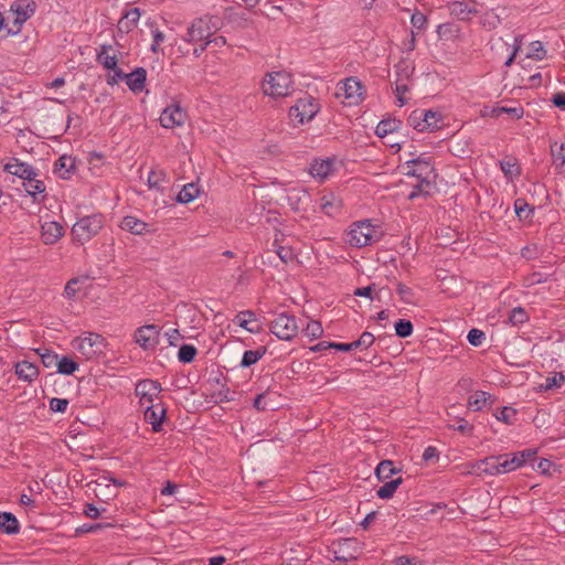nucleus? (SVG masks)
<instances>
[{
	"label": "nucleus",
	"mask_w": 565,
	"mask_h": 565,
	"mask_svg": "<svg viewBox=\"0 0 565 565\" xmlns=\"http://www.w3.org/2000/svg\"><path fill=\"white\" fill-rule=\"evenodd\" d=\"M382 231L370 220L353 222L345 232V242L355 248H362L379 242L382 237Z\"/></svg>",
	"instance_id": "f257e3e1"
},
{
	"label": "nucleus",
	"mask_w": 565,
	"mask_h": 565,
	"mask_svg": "<svg viewBox=\"0 0 565 565\" xmlns=\"http://www.w3.org/2000/svg\"><path fill=\"white\" fill-rule=\"evenodd\" d=\"M262 90L264 95L274 99L291 95L295 90L291 74L285 71L267 73L262 83Z\"/></svg>",
	"instance_id": "f03ea898"
},
{
	"label": "nucleus",
	"mask_w": 565,
	"mask_h": 565,
	"mask_svg": "<svg viewBox=\"0 0 565 565\" xmlns=\"http://www.w3.org/2000/svg\"><path fill=\"white\" fill-rule=\"evenodd\" d=\"M105 218L102 214L96 213L86 215L77 220L71 230L73 242L84 245L94 238L104 227Z\"/></svg>",
	"instance_id": "7ed1b4c3"
},
{
	"label": "nucleus",
	"mask_w": 565,
	"mask_h": 565,
	"mask_svg": "<svg viewBox=\"0 0 565 565\" xmlns=\"http://www.w3.org/2000/svg\"><path fill=\"white\" fill-rule=\"evenodd\" d=\"M72 345L77 350L86 360H93L98 355L104 354L106 348V340L103 335L95 332H85L83 335L75 338Z\"/></svg>",
	"instance_id": "20e7f679"
},
{
	"label": "nucleus",
	"mask_w": 565,
	"mask_h": 565,
	"mask_svg": "<svg viewBox=\"0 0 565 565\" xmlns=\"http://www.w3.org/2000/svg\"><path fill=\"white\" fill-rule=\"evenodd\" d=\"M96 62L104 68L114 72L107 77L108 85H115L124 78L125 73L118 67V56L111 44H100L97 47Z\"/></svg>",
	"instance_id": "39448f33"
},
{
	"label": "nucleus",
	"mask_w": 565,
	"mask_h": 565,
	"mask_svg": "<svg viewBox=\"0 0 565 565\" xmlns=\"http://www.w3.org/2000/svg\"><path fill=\"white\" fill-rule=\"evenodd\" d=\"M319 110L320 105L318 100L310 95H305L290 107L289 118L296 124L303 125L312 120Z\"/></svg>",
	"instance_id": "423d86ee"
},
{
	"label": "nucleus",
	"mask_w": 565,
	"mask_h": 565,
	"mask_svg": "<svg viewBox=\"0 0 565 565\" xmlns=\"http://www.w3.org/2000/svg\"><path fill=\"white\" fill-rule=\"evenodd\" d=\"M34 0H14L10 4V12L13 14V28L8 30L9 34L15 35L21 31L22 25L35 13Z\"/></svg>",
	"instance_id": "0eeeda50"
},
{
	"label": "nucleus",
	"mask_w": 565,
	"mask_h": 565,
	"mask_svg": "<svg viewBox=\"0 0 565 565\" xmlns=\"http://www.w3.org/2000/svg\"><path fill=\"white\" fill-rule=\"evenodd\" d=\"M270 331L280 340H292L298 332L296 318L285 312L280 313L271 321Z\"/></svg>",
	"instance_id": "6e6552de"
},
{
	"label": "nucleus",
	"mask_w": 565,
	"mask_h": 565,
	"mask_svg": "<svg viewBox=\"0 0 565 565\" xmlns=\"http://www.w3.org/2000/svg\"><path fill=\"white\" fill-rule=\"evenodd\" d=\"M186 120V110L177 102H172L170 105L166 106L159 117L160 125L164 129L182 127Z\"/></svg>",
	"instance_id": "1a4fd4ad"
},
{
	"label": "nucleus",
	"mask_w": 565,
	"mask_h": 565,
	"mask_svg": "<svg viewBox=\"0 0 565 565\" xmlns=\"http://www.w3.org/2000/svg\"><path fill=\"white\" fill-rule=\"evenodd\" d=\"M403 169L405 175L416 178V180H430L435 175L429 158L418 157L407 160Z\"/></svg>",
	"instance_id": "9d476101"
},
{
	"label": "nucleus",
	"mask_w": 565,
	"mask_h": 565,
	"mask_svg": "<svg viewBox=\"0 0 565 565\" xmlns=\"http://www.w3.org/2000/svg\"><path fill=\"white\" fill-rule=\"evenodd\" d=\"M364 87L355 77H349L338 84V97H343L349 105H356L362 100Z\"/></svg>",
	"instance_id": "9b49d317"
},
{
	"label": "nucleus",
	"mask_w": 565,
	"mask_h": 565,
	"mask_svg": "<svg viewBox=\"0 0 565 565\" xmlns=\"http://www.w3.org/2000/svg\"><path fill=\"white\" fill-rule=\"evenodd\" d=\"M161 384L153 380H142L136 385L135 393L139 397V403L142 407L149 404H156L159 401V394L161 392Z\"/></svg>",
	"instance_id": "f8f14e48"
},
{
	"label": "nucleus",
	"mask_w": 565,
	"mask_h": 565,
	"mask_svg": "<svg viewBox=\"0 0 565 565\" xmlns=\"http://www.w3.org/2000/svg\"><path fill=\"white\" fill-rule=\"evenodd\" d=\"M212 31L209 22L202 18L195 19L188 28L183 40L189 43H203L211 41Z\"/></svg>",
	"instance_id": "ddd939ff"
},
{
	"label": "nucleus",
	"mask_w": 565,
	"mask_h": 565,
	"mask_svg": "<svg viewBox=\"0 0 565 565\" xmlns=\"http://www.w3.org/2000/svg\"><path fill=\"white\" fill-rule=\"evenodd\" d=\"M159 329L154 324H146L135 332V341L143 350L154 349L158 344Z\"/></svg>",
	"instance_id": "4468645a"
},
{
	"label": "nucleus",
	"mask_w": 565,
	"mask_h": 565,
	"mask_svg": "<svg viewBox=\"0 0 565 565\" xmlns=\"http://www.w3.org/2000/svg\"><path fill=\"white\" fill-rule=\"evenodd\" d=\"M143 418L151 425L154 433H159L162 429V423L166 419L167 408L161 402L156 404H149L143 407Z\"/></svg>",
	"instance_id": "2eb2a0df"
},
{
	"label": "nucleus",
	"mask_w": 565,
	"mask_h": 565,
	"mask_svg": "<svg viewBox=\"0 0 565 565\" xmlns=\"http://www.w3.org/2000/svg\"><path fill=\"white\" fill-rule=\"evenodd\" d=\"M334 170V159L316 158L309 166V173L312 178L319 181H324Z\"/></svg>",
	"instance_id": "dca6fc26"
},
{
	"label": "nucleus",
	"mask_w": 565,
	"mask_h": 565,
	"mask_svg": "<svg viewBox=\"0 0 565 565\" xmlns=\"http://www.w3.org/2000/svg\"><path fill=\"white\" fill-rule=\"evenodd\" d=\"M64 235L63 226L55 221L44 222L41 225V239L45 245H53Z\"/></svg>",
	"instance_id": "f3484780"
},
{
	"label": "nucleus",
	"mask_w": 565,
	"mask_h": 565,
	"mask_svg": "<svg viewBox=\"0 0 565 565\" xmlns=\"http://www.w3.org/2000/svg\"><path fill=\"white\" fill-rule=\"evenodd\" d=\"M320 210L328 216H337L341 213L342 201L332 192L321 195L319 199Z\"/></svg>",
	"instance_id": "a211bd4d"
},
{
	"label": "nucleus",
	"mask_w": 565,
	"mask_h": 565,
	"mask_svg": "<svg viewBox=\"0 0 565 565\" xmlns=\"http://www.w3.org/2000/svg\"><path fill=\"white\" fill-rule=\"evenodd\" d=\"M4 171L22 179L23 181L39 175L38 171L32 166L21 162L17 159H14L13 162L6 164Z\"/></svg>",
	"instance_id": "6ab92c4d"
},
{
	"label": "nucleus",
	"mask_w": 565,
	"mask_h": 565,
	"mask_svg": "<svg viewBox=\"0 0 565 565\" xmlns=\"http://www.w3.org/2000/svg\"><path fill=\"white\" fill-rule=\"evenodd\" d=\"M499 456H490L484 459L478 460L471 465V468L477 473H484L489 476L501 475Z\"/></svg>",
	"instance_id": "aec40b11"
},
{
	"label": "nucleus",
	"mask_w": 565,
	"mask_h": 565,
	"mask_svg": "<svg viewBox=\"0 0 565 565\" xmlns=\"http://www.w3.org/2000/svg\"><path fill=\"white\" fill-rule=\"evenodd\" d=\"M126 85L134 93H140L146 86L147 71L143 67H137L131 73L125 74Z\"/></svg>",
	"instance_id": "412c9836"
},
{
	"label": "nucleus",
	"mask_w": 565,
	"mask_h": 565,
	"mask_svg": "<svg viewBox=\"0 0 565 565\" xmlns=\"http://www.w3.org/2000/svg\"><path fill=\"white\" fill-rule=\"evenodd\" d=\"M14 373L19 380L32 383L38 379L40 371L35 364L24 360L15 363Z\"/></svg>",
	"instance_id": "4be33fe9"
},
{
	"label": "nucleus",
	"mask_w": 565,
	"mask_h": 565,
	"mask_svg": "<svg viewBox=\"0 0 565 565\" xmlns=\"http://www.w3.org/2000/svg\"><path fill=\"white\" fill-rule=\"evenodd\" d=\"M75 171V159L71 156H61L54 164V173L63 179H71Z\"/></svg>",
	"instance_id": "5701e85b"
},
{
	"label": "nucleus",
	"mask_w": 565,
	"mask_h": 565,
	"mask_svg": "<svg viewBox=\"0 0 565 565\" xmlns=\"http://www.w3.org/2000/svg\"><path fill=\"white\" fill-rule=\"evenodd\" d=\"M120 227L135 235H145L150 232L149 224L132 215L125 216L120 222Z\"/></svg>",
	"instance_id": "b1692460"
},
{
	"label": "nucleus",
	"mask_w": 565,
	"mask_h": 565,
	"mask_svg": "<svg viewBox=\"0 0 565 565\" xmlns=\"http://www.w3.org/2000/svg\"><path fill=\"white\" fill-rule=\"evenodd\" d=\"M140 19L139 8H132L125 12L121 19L117 23V29L120 33H129L132 31Z\"/></svg>",
	"instance_id": "393cba45"
},
{
	"label": "nucleus",
	"mask_w": 565,
	"mask_h": 565,
	"mask_svg": "<svg viewBox=\"0 0 565 565\" xmlns=\"http://www.w3.org/2000/svg\"><path fill=\"white\" fill-rule=\"evenodd\" d=\"M169 182V177L164 169L153 168L148 173L147 184L150 189L163 191V184Z\"/></svg>",
	"instance_id": "a878e982"
},
{
	"label": "nucleus",
	"mask_w": 565,
	"mask_h": 565,
	"mask_svg": "<svg viewBox=\"0 0 565 565\" xmlns=\"http://www.w3.org/2000/svg\"><path fill=\"white\" fill-rule=\"evenodd\" d=\"M287 199L295 210H301L309 203L310 195L306 189H291L288 192Z\"/></svg>",
	"instance_id": "bb28decb"
},
{
	"label": "nucleus",
	"mask_w": 565,
	"mask_h": 565,
	"mask_svg": "<svg viewBox=\"0 0 565 565\" xmlns=\"http://www.w3.org/2000/svg\"><path fill=\"white\" fill-rule=\"evenodd\" d=\"M234 321L239 327L244 328L245 330H247L250 333L259 332V326L255 323L256 322V315L253 311H250V310L241 311L235 317Z\"/></svg>",
	"instance_id": "cd10ccee"
},
{
	"label": "nucleus",
	"mask_w": 565,
	"mask_h": 565,
	"mask_svg": "<svg viewBox=\"0 0 565 565\" xmlns=\"http://www.w3.org/2000/svg\"><path fill=\"white\" fill-rule=\"evenodd\" d=\"M499 166L504 177L510 181L521 173L519 162L515 158L507 157L499 161Z\"/></svg>",
	"instance_id": "c85d7f7f"
},
{
	"label": "nucleus",
	"mask_w": 565,
	"mask_h": 565,
	"mask_svg": "<svg viewBox=\"0 0 565 565\" xmlns=\"http://www.w3.org/2000/svg\"><path fill=\"white\" fill-rule=\"evenodd\" d=\"M23 188L25 192L33 198V202H41L38 195L43 194L46 189L44 182L39 180L38 177H32L23 181Z\"/></svg>",
	"instance_id": "c756f323"
},
{
	"label": "nucleus",
	"mask_w": 565,
	"mask_h": 565,
	"mask_svg": "<svg viewBox=\"0 0 565 565\" xmlns=\"http://www.w3.org/2000/svg\"><path fill=\"white\" fill-rule=\"evenodd\" d=\"M401 126H402V122L398 119H395V118L383 119L377 124V126L375 128V134L377 137L384 138V137L397 131L401 128Z\"/></svg>",
	"instance_id": "7c9ffc66"
},
{
	"label": "nucleus",
	"mask_w": 565,
	"mask_h": 565,
	"mask_svg": "<svg viewBox=\"0 0 565 565\" xmlns=\"http://www.w3.org/2000/svg\"><path fill=\"white\" fill-rule=\"evenodd\" d=\"M488 402L493 403L492 396L484 391H477L469 396L467 405L471 411L479 412Z\"/></svg>",
	"instance_id": "2f4dec72"
},
{
	"label": "nucleus",
	"mask_w": 565,
	"mask_h": 565,
	"mask_svg": "<svg viewBox=\"0 0 565 565\" xmlns=\"http://www.w3.org/2000/svg\"><path fill=\"white\" fill-rule=\"evenodd\" d=\"M0 530L6 534H17L20 525L17 518L10 512H0Z\"/></svg>",
	"instance_id": "473e14b6"
},
{
	"label": "nucleus",
	"mask_w": 565,
	"mask_h": 565,
	"mask_svg": "<svg viewBox=\"0 0 565 565\" xmlns=\"http://www.w3.org/2000/svg\"><path fill=\"white\" fill-rule=\"evenodd\" d=\"M450 13L459 20L468 19L471 13H476V9L472 8L466 1H454L449 4Z\"/></svg>",
	"instance_id": "72a5a7b5"
},
{
	"label": "nucleus",
	"mask_w": 565,
	"mask_h": 565,
	"mask_svg": "<svg viewBox=\"0 0 565 565\" xmlns=\"http://www.w3.org/2000/svg\"><path fill=\"white\" fill-rule=\"evenodd\" d=\"M509 115L512 119H521L524 116V108L521 105L513 107L495 106L491 109V117L498 118L501 115Z\"/></svg>",
	"instance_id": "f704fd0d"
},
{
	"label": "nucleus",
	"mask_w": 565,
	"mask_h": 565,
	"mask_svg": "<svg viewBox=\"0 0 565 565\" xmlns=\"http://www.w3.org/2000/svg\"><path fill=\"white\" fill-rule=\"evenodd\" d=\"M423 111V118L422 121L424 122L422 126L425 130H436L441 127L443 118L439 113L433 111V110H422Z\"/></svg>",
	"instance_id": "c9c22d12"
},
{
	"label": "nucleus",
	"mask_w": 565,
	"mask_h": 565,
	"mask_svg": "<svg viewBox=\"0 0 565 565\" xmlns=\"http://www.w3.org/2000/svg\"><path fill=\"white\" fill-rule=\"evenodd\" d=\"M403 482V479L402 477H398V478H395L393 480H390V481H384V484L381 486L377 490H376V494L380 499H384V500H387V499H391L396 489L398 488L399 484H402Z\"/></svg>",
	"instance_id": "e433bc0d"
},
{
	"label": "nucleus",
	"mask_w": 565,
	"mask_h": 565,
	"mask_svg": "<svg viewBox=\"0 0 565 565\" xmlns=\"http://www.w3.org/2000/svg\"><path fill=\"white\" fill-rule=\"evenodd\" d=\"M447 416L451 418V414L448 412ZM447 427L449 429L457 430L463 435L471 436L473 431V426L469 424L465 418L461 417H454V423H451V419H448Z\"/></svg>",
	"instance_id": "4c0bfd02"
},
{
	"label": "nucleus",
	"mask_w": 565,
	"mask_h": 565,
	"mask_svg": "<svg viewBox=\"0 0 565 565\" xmlns=\"http://www.w3.org/2000/svg\"><path fill=\"white\" fill-rule=\"evenodd\" d=\"M266 353V348L260 347L256 350H247L244 352L241 366L242 367H249L254 364H256Z\"/></svg>",
	"instance_id": "58836bf2"
},
{
	"label": "nucleus",
	"mask_w": 565,
	"mask_h": 565,
	"mask_svg": "<svg viewBox=\"0 0 565 565\" xmlns=\"http://www.w3.org/2000/svg\"><path fill=\"white\" fill-rule=\"evenodd\" d=\"M499 458L501 473L511 472L522 467L520 465L518 457H515L514 454L500 455Z\"/></svg>",
	"instance_id": "ea45409f"
},
{
	"label": "nucleus",
	"mask_w": 565,
	"mask_h": 565,
	"mask_svg": "<svg viewBox=\"0 0 565 565\" xmlns=\"http://www.w3.org/2000/svg\"><path fill=\"white\" fill-rule=\"evenodd\" d=\"M396 468L391 460H383L379 463V466L375 469L376 477L381 481H385L390 479L394 473H396Z\"/></svg>",
	"instance_id": "a19ab883"
},
{
	"label": "nucleus",
	"mask_w": 565,
	"mask_h": 565,
	"mask_svg": "<svg viewBox=\"0 0 565 565\" xmlns=\"http://www.w3.org/2000/svg\"><path fill=\"white\" fill-rule=\"evenodd\" d=\"M78 363L66 355H62L58 359L57 363V373L63 375H72L76 370H78Z\"/></svg>",
	"instance_id": "79ce46f5"
},
{
	"label": "nucleus",
	"mask_w": 565,
	"mask_h": 565,
	"mask_svg": "<svg viewBox=\"0 0 565 565\" xmlns=\"http://www.w3.org/2000/svg\"><path fill=\"white\" fill-rule=\"evenodd\" d=\"M199 188L194 183L185 184L178 194L180 203H190L199 195Z\"/></svg>",
	"instance_id": "37998d69"
},
{
	"label": "nucleus",
	"mask_w": 565,
	"mask_h": 565,
	"mask_svg": "<svg viewBox=\"0 0 565 565\" xmlns=\"http://www.w3.org/2000/svg\"><path fill=\"white\" fill-rule=\"evenodd\" d=\"M546 50L541 41H533L529 44L526 57L542 61L546 56Z\"/></svg>",
	"instance_id": "c03bdc74"
},
{
	"label": "nucleus",
	"mask_w": 565,
	"mask_h": 565,
	"mask_svg": "<svg viewBox=\"0 0 565 565\" xmlns=\"http://www.w3.org/2000/svg\"><path fill=\"white\" fill-rule=\"evenodd\" d=\"M430 189V180H417V182L413 185V190L408 194V199L414 200L420 195H429Z\"/></svg>",
	"instance_id": "a18cd8bd"
},
{
	"label": "nucleus",
	"mask_w": 565,
	"mask_h": 565,
	"mask_svg": "<svg viewBox=\"0 0 565 565\" xmlns=\"http://www.w3.org/2000/svg\"><path fill=\"white\" fill-rule=\"evenodd\" d=\"M514 210L520 220H529L534 213V209L524 199L515 200Z\"/></svg>",
	"instance_id": "49530a36"
},
{
	"label": "nucleus",
	"mask_w": 565,
	"mask_h": 565,
	"mask_svg": "<svg viewBox=\"0 0 565 565\" xmlns=\"http://www.w3.org/2000/svg\"><path fill=\"white\" fill-rule=\"evenodd\" d=\"M529 315L526 310L522 307H515L513 308L509 313V322L512 326H520L525 323L529 320Z\"/></svg>",
	"instance_id": "de8ad7c7"
},
{
	"label": "nucleus",
	"mask_w": 565,
	"mask_h": 565,
	"mask_svg": "<svg viewBox=\"0 0 565 565\" xmlns=\"http://www.w3.org/2000/svg\"><path fill=\"white\" fill-rule=\"evenodd\" d=\"M196 353H198V351L194 345L182 344L178 352V359L180 362L191 363L194 360Z\"/></svg>",
	"instance_id": "09e8293b"
},
{
	"label": "nucleus",
	"mask_w": 565,
	"mask_h": 565,
	"mask_svg": "<svg viewBox=\"0 0 565 565\" xmlns=\"http://www.w3.org/2000/svg\"><path fill=\"white\" fill-rule=\"evenodd\" d=\"M36 352L39 353L41 361L45 367L57 366L60 359L58 354L47 349H38Z\"/></svg>",
	"instance_id": "8fccbe9b"
},
{
	"label": "nucleus",
	"mask_w": 565,
	"mask_h": 565,
	"mask_svg": "<svg viewBox=\"0 0 565 565\" xmlns=\"http://www.w3.org/2000/svg\"><path fill=\"white\" fill-rule=\"evenodd\" d=\"M494 416L498 420L511 425L515 419L516 411L513 407L504 406Z\"/></svg>",
	"instance_id": "3c124183"
},
{
	"label": "nucleus",
	"mask_w": 565,
	"mask_h": 565,
	"mask_svg": "<svg viewBox=\"0 0 565 565\" xmlns=\"http://www.w3.org/2000/svg\"><path fill=\"white\" fill-rule=\"evenodd\" d=\"M323 328L322 324L317 320H311L307 323V327L305 329V335L308 337L310 340L318 339L322 335Z\"/></svg>",
	"instance_id": "603ef678"
},
{
	"label": "nucleus",
	"mask_w": 565,
	"mask_h": 565,
	"mask_svg": "<svg viewBox=\"0 0 565 565\" xmlns=\"http://www.w3.org/2000/svg\"><path fill=\"white\" fill-rule=\"evenodd\" d=\"M409 90L408 82L404 78H396L395 81V93L398 102V106H404L406 104V99L404 98V94Z\"/></svg>",
	"instance_id": "864d4df0"
},
{
	"label": "nucleus",
	"mask_w": 565,
	"mask_h": 565,
	"mask_svg": "<svg viewBox=\"0 0 565 565\" xmlns=\"http://www.w3.org/2000/svg\"><path fill=\"white\" fill-rule=\"evenodd\" d=\"M553 161L557 167H564L565 166V145L561 143H554L551 147Z\"/></svg>",
	"instance_id": "5fc2aeb1"
},
{
	"label": "nucleus",
	"mask_w": 565,
	"mask_h": 565,
	"mask_svg": "<svg viewBox=\"0 0 565 565\" xmlns=\"http://www.w3.org/2000/svg\"><path fill=\"white\" fill-rule=\"evenodd\" d=\"M395 332L399 338H407L413 333V323L409 320L399 319L395 323Z\"/></svg>",
	"instance_id": "6e6d98bb"
},
{
	"label": "nucleus",
	"mask_w": 565,
	"mask_h": 565,
	"mask_svg": "<svg viewBox=\"0 0 565 565\" xmlns=\"http://www.w3.org/2000/svg\"><path fill=\"white\" fill-rule=\"evenodd\" d=\"M565 377L562 373H554L553 376H548L545 379V383L542 385L544 390H553L561 387L564 383Z\"/></svg>",
	"instance_id": "4d7b16f0"
},
{
	"label": "nucleus",
	"mask_w": 565,
	"mask_h": 565,
	"mask_svg": "<svg viewBox=\"0 0 565 565\" xmlns=\"http://www.w3.org/2000/svg\"><path fill=\"white\" fill-rule=\"evenodd\" d=\"M395 67L396 78H404L406 82H409V78L414 72V67L406 62H401Z\"/></svg>",
	"instance_id": "13d9d810"
},
{
	"label": "nucleus",
	"mask_w": 565,
	"mask_h": 565,
	"mask_svg": "<svg viewBox=\"0 0 565 565\" xmlns=\"http://www.w3.org/2000/svg\"><path fill=\"white\" fill-rule=\"evenodd\" d=\"M151 35H152V44L150 46V50L151 52L153 53H158L159 50H160V45L164 42L166 40V35L163 34L162 31H160L159 29L154 28L151 30Z\"/></svg>",
	"instance_id": "bf43d9fd"
},
{
	"label": "nucleus",
	"mask_w": 565,
	"mask_h": 565,
	"mask_svg": "<svg viewBox=\"0 0 565 565\" xmlns=\"http://www.w3.org/2000/svg\"><path fill=\"white\" fill-rule=\"evenodd\" d=\"M396 291L402 301L405 303H414V292L409 287L404 284H398Z\"/></svg>",
	"instance_id": "052dcab7"
},
{
	"label": "nucleus",
	"mask_w": 565,
	"mask_h": 565,
	"mask_svg": "<svg viewBox=\"0 0 565 565\" xmlns=\"http://www.w3.org/2000/svg\"><path fill=\"white\" fill-rule=\"evenodd\" d=\"M484 339V332L478 329H471L467 335L468 342L473 347L481 345Z\"/></svg>",
	"instance_id": "680f3d73"
},
{
	"label": "nucleus",
	"mask_w": 565,
	"mask_h": 565,
	"mask_svg": "<svg viewBox=\"0 0 565 565\" xmlns=\"http://www.w3.org/2000/svg\"><path fill=\"white\" fill-rule=\"evenodd\" d=\"M49 406L54 413H65L68 406V401L65 398L53 397L50 399Z\"/></svg>",
	"instance_id": "e2e57ef3"
},
{
	"label": "nucleus",
	"mask_w": 565,
	"mask_h": 565,
	"mask_svg": "<svg viewBox=\"0 0 565 565\" xmlns=\"http://www.w3.org/2000/svg\"><path fill=\"white\" fill-rule=\"evenodd\" d=\"M411 23L414 29L420 31L425 28L427 23V18L424 13L416 11L411 17Z\"/></svg>",
	"instance_id": "0e129e2a"
},
{
	"label": "nucleus",
	"mask_w": 565,
	"mask_h": 565,
	"mask_svg": "<svg viewBox=\"0 0 565 565\" xmlns=\"http://www.w3.org/2000/svg\"><path fill=\"white\" fill-rule=\"evenodd\" d=\"M422 118H423V111L415 110L411 114V116L408 118V122L417 131H424V127L422 126L424 122L422 121Z\"/></svg>",
	"instance_id": "69168bd1"
},
{
	"label": "nucleus",
	"mask_w": 565,
	"mask_h": 565,
	"mask_svg": "<svg viewBox=\"0 0 565 565\" xmlns=\"http://www.w3.org/2000/svg\"><path fill=\"white\" fill-rule=\"evenodd\" d=\"M374 340L375 338L372 333L363 332L361 337L354 341L355 349L360 347L367 349L374 343Z\"/></svg>",
	"instance_id": "338daca9"
},
{
	"label": "nucleus",
	"mask_w": 565,
	"mask_h": 565,
	"mask_svg": "<svg viewBox=\"0 0 565 565\" xmlns=\"http://www.w3.org/2000/svg\"><path fill=\"white\" fill-rule=\"evenodd\" d=\"M513 454H514L515 457H518V459L520 461V465L523 466L527 461H530V460L535 458L536 450H534V449H525V450H522V451H519V452H513Z\"/></svg>",
	"instance_id": "774afa93"
}]
</instances>
